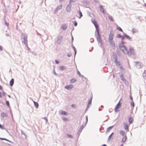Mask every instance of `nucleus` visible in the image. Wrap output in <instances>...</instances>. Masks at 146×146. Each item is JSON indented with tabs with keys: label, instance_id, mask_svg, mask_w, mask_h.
I'll use <instances>...</instances> for the list:
<instances>
[{
	"label": "nucleus",
	"instance_id": "1",
	"mask_svg": "<svg viewBox=\"0 0 146 146\" xmlns=\"http://www.w3.org/2000/svg\"><path fill=\"white\" fill-rule=\"evenodd\" d=\"M125 42L123 41H121V43L119 44V48L125 54H128V50L125 46L124 45V44Z\"/></svg>",
	"mask_w": 146,
	"mask_h": 146
},
{
	"label": "nucleus",
	"instance_id": "2",
	"mask_svg": "<svg viewBox=\"0 0 146 146\" xmlns=\"http://www.w3.org/2000/svg\"><path fill=\"white\" fill-rule=\"evenodd\" d=\"M21 40L25 45H27V35L25 34L22 33L21 35Z\"/></svg>",
	"mask_w": 146,
	"mask_h": 146
},
{
	"label": "nucleus",
	"instance_id": "3",
	"mask_svg": "<svg viewBox=\"0 0 146 146\" xmlns=\"http://www.w3.org/2000/svg\"><path fill=\"white\" fill-rule=\"evenodd\" d=\"M114 34L113 32H111L110 33L109 37V41L111 42H112V40L113 38Z\"/></svg>",
	"mask_w": 146,
	"mask_h": 146
},
{
	"label": "nucleus",
	"instance_id": "4",
	"mask_svg": "<svg viewBox=\"0 0 146 146\" xmlns=\"http://www.w3.org/2000/svg\"><path fill=\"white\" fill-rule=\"evenodd\" d=\"M121 107V104L120 103V101L119 102V103L117 104V105L116 106L115 109V112H117L119 111V109Z\"/></svg>",
	"mask_w": 146,
	"mask_h": 146
},
{
	"label": "nucleus",
	"instance_id": "5",
	"mask_svg": "<svg viewBox=\"0 0 146 146\" xmlns=\"http://www.w3.org/2000/svg\"><path fill=\"white\" fill-rule=\"evenodd\" d=\"M97 32V34L96 35V37L98 40V41L100 42H101V40L100 38V36L99 34V30L98 31H96Z\"/></svg>",
	"mask_w": 146,
	"mask_h": 146
},
{
	"label": "nucleus",
	"instance_id": "6",
	"mask_svg": "<svg viewBox=\"0 0 146 146\" xmlns=\"http://www.w3.org/2000/svg\"><path fill=\"white\" fill-rule=\"evenodd\" d=\"M92 22L95 25V27L96 28V31H98V25L95 19H93L92 20Z\"/></svg>",
	"mask_w": 146,
	"mask_h": 146
},
{
	"label": "nucleus",
	"instance_id": "7",
	"mask_svg": "<svg viewBox=\"0 0 146 146\" xmlns=\"http://www.w3.org/2000/svg\"><path fill=\"white\" fill-rule=\"evenodd\" d=\"M74 87V86L72 84H70L66 86L65 88L68 90H70L72 88Z\"/></svg>",
	"mask_w": 146,
	"mask_h": 146
},
{
	"label": "nucleus",
	"instance_id": "8",
	"mask_svg": "<svg viewBox=\"0 0 146 146\" xmlns=\"http://www.w3.org/2000/svg\"><path fill=\"white\" fill-rule=\"evenodd\" d=\"M115 62L116 64V65L117 66L119 67L121 69L123 68L122 66L120 64V62L118 61L117 60H115Z\"/></svg>",
	"mask_w": 146,
	"mask_h": 146
},
{
	"label": "nucleus",
	"instance_id": "9",
	"mask_svg": "<svg viewBox=\"0 0 146 146\" xmlns=\"http://www.w3.org/2000/svg\"><path fill=\"white\" fill-rule=\"evenodd\" d=\"M129 51H128V54H128L129 55H130L131 54H133L134 53V49L132 48H129Z\"/></svg>",
	"mask_w": 146,
	"mask_h": 146
},
{
	"label": "nucleus",
	"instance_id": "10",
	"mask_svg": "<svg viewBox=\"0 0 146 146\" xmlns=\"http://www.w3.org/2000/svg\"><path fill=\"white\" fill-rule=\"evenodd\" d=\"M71 5L70 4H68L67 5L66 8V10L67 11L69 12L71 10Z\"/></svg>",
	"mask_w": 146,
	"mask_h": 146
},
{
	"label": "nucleus",
	"instance_id": "11",
	"mask_svg": "<svg viewBox=\"0 0 146 146\" xmlns=\"http://www.w3.org/2000/svg\"><path fill=\"white\" fill-rule=\"evenodd\" d=\"M136 64L137 66L139 68H142L143 67L142 64L139 62H136Z\"/></svg>",
	"mask_w": 146,
	"mask_h": 146
},
{
	"label": "nucleus",
	"instance_id": "12",
	"mask_svg": "<svg viewBox=\"0 0 146 146\" xmlns=\"http://www.w3.org/2000/svg\"><path fill=\"white\" fill-rule=\"evenodd\" d=\"M62 36L59 37L57 40V43L58 44H60L62 40Z\"/></svg>",
	"mask_w": 146,
	"mask_h": 146
},
{
	"label": "nucleus",
	"instance_id": "13",
	"mask_svg": "<svg viewBox=\"0 0 146 146\" xmlns=\"http://www.w3.org/2000/svg\"><path fill=\"white\" fill-rule=\"evenodd\" d=\"M124 127L125 129L127 130V131H129V129H128V125L127 123H125L124 124Z\"/></svg>",
	"mask_w": 146,
	"mask_h": 146
},
{
	"label": "nucleus",
	"instance_id": "14",
	"mask_svg": "<svg viewBox=\"0 0 146 146\" xmlns=\"http://www.w3.org/2000/svg\"><path fill=\"white\" fill-rule=\"evenodd\" d=\"M100 10L104 14L105 12L104 11V8H103L102 6V5H100Z\"/></svg>",
	"mask_w": 146,
	"mask_h": 146
},
{
	"label": "nucleus",
	"instance_id": "15",
	"mask_svg": "<svg viewBox=\"0 0 146 146\" xmlns=\"http://www.w3.org/2000/svg\"><path fill=\"white\" fill-rule=\"evenodd\" d=\"M14 79L13 78L9 82V84L11 86H12L14 83Z\"/></svg>",
	"mask_w": 146,
	"mask_h": 146
},
{
	"label": "nucleus",
	"instance_id": "16",
	"mask_svg": "<svg viewBox=\"0 0 146 146\" xmlns=\"http://www.w3.org/2000/svg\"><path fill=\"white\" fill-rule=\"evenodd\" d=\"M60 114L62 115H66L67 114V113L64 111H61L60 112Z\"/></svg>",
	"mask_w": 146,
	"mask_h": 146
},
{
	"label": "nucleus",
	"instance_id": "17",
	"mask_svg": "<svg viewBox=\"0 0 146 146\" xmlns=\"http://www.w3.org/2000/svg\"><path fill=\"white\" fill-rule=\"evenodd\" d=\"M1 115L3 117H7V115L6 113L4 112H2L1 113Z\"/></svg>",
	"mask_w": 146,
	"mask_h": 146
},
{
	"label": "nucleus",
	"instance_id": "18",
	"mask_svg": "<svg viewBox=\"0 0 146 146\" xmlns=\"http://www.w3.org/2000/svg\"><path fill=\"white\" fill-rule=\"evenodd\" d=\"M119 133L120 134L123 136H124L125 135V132L123 131L120 130L119 131Z\"/></svg>",
	"mask_w": 146,
	"mask_h": 146
},
{
	"label": "nucleus",
	"instance_id": "19",
	"mask_svg": "<svg viewBox=\"0 0 146 146\" xmlns=\"http://www.w3.org/2000/svg\"><path fill=\"white\" fill-rule=\"evenodd\" d=\"M62 28L63 30H65L67 28V26L66 25L64 24L62 25Z\"/></svg>",
	"mask_w": 146,
	"mask_h": 146
},
{
	"label": "nucleus",
	"instance_id": "20",
	"mask_svg": "<svg viewBox=\"0 0 146 146\" xmlns=\"http://www.w3.org/2000/svg\"><path fill=\"white\" fill-rule=\"evenodd\" d=\"M33 102L34 103L35 106L36 108H38V104L37 102H36L34 101H33Z\"/></svg>",
	"mask_w": 146,
	"mask_h": 146
},
{
	"label": "nucleus",
	"instance_id": "21",
	"mask_svg": "<svg viewBox=\"0 0 146 146\" xmlns=\"http://www.w3.org/2000/svg\"><path fill=\"white\" fill-rule=\"evenodd\" d=\"M76 81V80L75 78L72 79L70 80V82L71 83H74Z\"/></svg>",
	"mask_w": 146,
	"mask_h": 146
},
{
	"label": "nucleus",
	"instance_id": "22",
	"mask_svg": "<svg viewBox=\"0 0 146 146\" xmlns=\"http://www.w3.org/2000/svg\"><path fill=\"white\" fill-rule=\"evenodd\" d=\"M133 118L132 117H130L129 119V121L130 124H131L133 121Z\"/></svg>",
	"mask_w": 146,
	"mask_h": 146
},
{
	"label": "nucleus",
	"instance_id": "23",
	"mask_svg": "<svg viewBox=\"0 0 146 146\" xmlns=\"http://www.w3.org/2000/svg\"><path fill=\"white\" fill-rule=\"evenodd\" d=\"M66 67L64 66H62L60 67L59 69L60 70H63L65 69Z\"/></svg>",
	"mask_w": 146,
	"mask_h": 146
},
{
	"label": "nucleus",
	"instance_id": "24",
	"mask_svg": "<svg viewBox=\"0 0 146 146\" xmlns=\"http://www.w3.org/2000/svg\"><path fill=\"white\" fill-rule=\"evenodd\" d=\"M143 77L146 79V70H145L144 71L143 74Z\"/></svg>",
	"mask_w": 146,
	"mask_h": 146
},
{
	"label": "nucleus",
	"instance_id": "25",
	"mask_svg": "<svg viewBox=\"0 0 146 146\" xmlns=\"http://www.w3.org/2000/svg\"><path fill=\"white\" fill-rule=\"evenodd\" d=\"M62 120L65 121H68V119L66 117H63L62 118Z\"/></svg>",
	"mask_w": 146,
	"mask_h": 146
},
{
	"label": "nucleus",
	"instance_id": "26",
	"mask_svg": "<svg viewBox=\"0 0 146 146\" xmlns=\"http://www.w3.org/2000/svg\"><path fill=\"white\" fill-rule=\"evenodd\" d=\"M126 138H127V137L126 136H125L123 138L122 140V142H125L126 141Z\"/></svg>",
	"mask_w": 146,
	"mask_h": 146
},
{
	"label": "nucleus",
	"instance_id": "27",
	"mask_svg": "<svg viewBox=\"0 0 146 146\" xmlns=\"http://www.w3.org/2000/svg\"><path fill=\"white\" fill-rule=\"evenodd\" d=\"M62 5H60L58 6L57 7V10H60V9H61V8H62Z\"/></svg>",
	"mask_w": 146,
	"mask_h": 146
},
{
	"label": "nucleus",
	"instance_id": "28",
	"mask_svg": "<svg viewBox=\"0 0 146 146\" xmlns=\"http://www.w3.org/2000/svg\"><path fill=\"white\" fill-rule=\"evenodd\" d=\"M132 31L133 33H135L137 32V31L136 29H132Z\"/></svg>",
	"mask_w": 146,
	"mask_h": 146
},
{
	"label": "nucleus",
	"instance_id": "29",
	"mask_svg": "<svg viewBox=\"0 0 146 146\" xmlns=\"http://www.w3.org/2000/svg\"><path fill=\"white\" fill-rule=\"evenodd\" d=\"M109 19L112 21H113L114 20L113 19L112 17L111 16H109Z\"/></svg>",
	"mask_w": 146,
	"mask_h": 146
},
{
	"label": "nucleus",
	"instance_id": "30",
	"mask_svg": "<svg viewBox=\"0 0 146 146\" xmlns=\"http://www.w3.org/2000/svg\"><path fill=\"white\" fill-rule=\"evenodd\" d=\"M79 14L80 15V17H79V18L80 19L81 18V17L82 16V15L81 12V11H79Z\"/></svg>",
	"mask_w": 146,
	"mask_h": 146
},
{
	"label": "nucleus",
	"instance_id": "31",
	"mask_svg": "<svg viewBox=\"0 0 146 146\" xmlns=\"http://www.w3.org/2000/svg\"><path fill=\"white\" fill-rule=\"evenodd\" d=\"M117 29L118 30L120 31H121V32H123V31H122V29L120 27H117Z\"/></svg>",
	"mask_w": 146,
	"mask_h": 146
},
{
	"label": "nucleus",
	"instance_id": "32",
	"mask_svg": "<svg viewBox=\"0 0 146 146\" xmlns=\"http://www.w3.org/2000/svg\"><path fill=\"white\" fill-rule=\"evenodd\" d=\"M120 77H121V80H124V76L123 75H121Z\"/></svg>",
	"mask_w": 146,
	"mask_h": 146
},
{
	"label": "nucleus",
	"instance_id": "33",
	"mask_svg": "<svg viewBox=\"0 0 146 146\" xmlns=\"http://www.w3.org/2000/svg\"><path fill=\"white\" fill-rule=\"evenodd\" d=\"M131 105L133 106V108L134 106V103L133 102H132L131 103Z\"/></svg>",
	"mask_w": 146,
	"mask_h": 146
},
{
	"label": "nucleus",
	"instance_id": "34",
	"mask_svg": "<svg viewBox=\"0 0 146 146\" xmlns=\"http://www.w3.org/2000/svg\"><path fill=\"white\" fill-rule=\"evenodd\" d=\"M76 1V0H70L69 1V2H70V3L74 2H75Z\"/></svg>",
	"mask_w": 146,
	"mask_h": 146
},
{
	"label": "nucleus",
	"instance_id": "35",
	"mask_svg": "<svg viewBox=\"0 0 146 146\" xmlns=\"http://www.w3.org/2000/svg\"><path fill=\"white\" fill-rule=\"evenodd\" d=\"M74 23L75 26H76L77 25V23L76 21H74Z\"/></svg>",
	"mask_w": 146,
	"mask_h": 146
},
{
	"label": "nucleus",
	"instance_id": "36",
	"mask_svg": "<svg viewBox=\"0 0 146 146\" xmlns=\"http://www.w3.org/2000/svg\"><path fill=\"white\" fill-rule=\"evenodd\" d=\"M0 128L2 129H4L3 126L1 124H0Z\"/></svg>",
	"mask_w": 146,
	"mask_h": 146
},
{
	"label": "nucleus",
	"instance_id": "37",
	"mask_svg": "<svg viewBox=\"0 0 146 146\" xmlns=\"http://www.w3.org/2000/svg\"><path fill=\"white\" fill-rule=\"evenodd\" d=\"M112 128V127H110L108 129L107 131H109L110 130V129H111Z\"/></svg>",
	"mask_w": 146,
	"mask_h": 146
},
{
	"label": "nucleus",
	"instance_id": "38",
	"mask_svg": "<svg viewBox=\"0 0 146 146\" xmlns=\"http://www.w3.org/2000/svg\"><path fill=\"white\" fill-rule=\"evenodd\" d=\"M117 37L118 38H120L121 37V36L120 34H118L117 35Z\"/></svg>",
	"mask_w": 146,
	"mask_h": 146
},
{
	"label": "nucleus",
	"instance_id": "39",
	"mask_svg": "<svg viewBox=\"0 0 146 146\" xmlns=\"http://www.w3.org/2000/svg\"><path fill=\"white\" fill-rule=\"evenodd\" d=\"M6 104H7V105L8 106H9V103L8 101H6Z\"/></svg>",
	"mask_w": 146,
	"mask_h": 146
},
{
	"label": "nucleus",
	"instance_id": "40",
	"mask_svg": "<svg viewBox=\"0 0 146 146\" xmlns=\"http://www.w3.org/2000/svg\"><path fill=\"white\" fill-rule=\"evenodd\" d=\"M126 37H127V38H128V39H131V37H130V36H128L127 35V36H126Z\"/></svg>",
	"mask_w": 146,
	"mask_h": 146
},
{
	"label": "nucleus",
	"instance_id": "41",
	"mask_svg": "<svg viewBox=\"0 0 146 146\" xmlns=\"http://www.w3.org/2000/svg\"><path fill=\"white\" fill-rule=\"evenodd\" d=\"M113 133H112L109 136V138H108V139H110V138H111V135H112L113 134Z\"/></svg>",
	"mask_w": 146,
	"mask_h": 146
},
{
	"label": "nucleus",
	"instance_id": "42",
	"mask_svg": "<svg viewBox=\"0 0 146 146\" xmlns=\"http://www.w3.org/2000/svg\"><path fill=\"white\" fill-rule=\"evenodd\" d=\"M2 47L1 46H0V51H1L3 50Z\"/></svg>",
	"mask_w": 146,
	"mask_h": 146
},
{
	"label": "nucleus",
	"instance_id": "43",
	"mask_svg": "<svg viewBox=\"0 0 146 146\" xmlns=\"http://www.w3.org/2000/svg\"><path fill=\"white\" fill-rule=\"evenodd\" d=\"M67 135L69 137H72V136L71 135L68 134Z\"/></svg>",
	"mask_w": 146,
	"mask_h": 146
},
{
	"label": "nucleus",
	"instance_id": "44",
	"mask_svg": "<svg viewBox=\"0 0 146 146\" xmlns=\"http://www.w3.org/2000/svg\"><path fill=\"white\" fill-rule=\"evenodd\" d=\"M55 62L56 64H58L59 63L58 61H57V60H55Z\"/></svg>",
	"mask_w": 146,
	"mask_h": 146
},
{
	"label": "nucleus",
	"instance_id": "45",
	"mask_svg": "<svg viewBox=\"0 0 146 146\" xmlns=\"http://www.w3.org/2000/svg\"><path fill=\"white\" fill-rule=\"evenodd\" d=\"M71 106L72 107L74 108L75 107V105L72 104V105Z\"/></svg>",
	"mask_w": 146,
	"mask_h": 146
},
{
	"label": "nucleus",
	"instance_id": "46",
	"mask_svg": "<svg viewBox=\"0 0 146 146\" xmlns=\"http://www.w3.org/2000/svg\"><path fill=\"white\" fill-rule=\"evenodd\" d=\"M77 73H78V75H80V72L78 71H77Z\"/></svg>",
	"mask_w": 146,
	"mask_h": 146
},
{
	"label": "nucleus",
	"instance_id": "47",
	"mask_svg": "<svg viewBox=\"0 0 146 146\" xmlns=\"http://www.w3.org/2000/svg\"><path fill=\"white\" fill-rule=\"evenodd\" d=\"M2 90V88L1 86L0 85V90Z\"/></svg>",
	"mask_w": 146,
	"mask_h": 146
},
{
	"label": "nucleus",
	"instance_id": "48",
	"mask_svg": "<svg viewBox=\"0 0 146 146\" xmlns=\"http://www.w3.org/2000/svg\"><path fill=\"white\" fill-rule=\"evenodd\" d=\"M130 99L132 100H133V98L131 96L130 97Z\"/></svg>",
	"mask_w": 146,
	"mask_h": 146
},
{
	"label": "nucleus",
	"instance_id": "49",
	"mask_svg": "<svg viewBox=\"0 0 146 146\" xmlns=\"http://www.w3.org/2000/svg\"><path fill=\"white\" fill-rule=\"evenodd\" d=\"M2 95L1 94V92H0V98H2Z\"/></svg>",
	"mask_w": 146,
	"mask_h": 146
},
{
	"label": "nucleus",
	"instance_id": "50",
	"mask_svg": "<svg viewBox=\"0 0 146 146\" xmlns=\"http://www.w3.org/2000/svg\"><path fill=\"white\" fill-rule=\"evenodd\" d=\"M2 93H3V95H4H4H5V92H2Z\"/></svg>",
	"mask_w": 146,
	"mask_h": 146
},
{
	"label": "nucleus",
	"instance_id": "51",
	"mask_svg": "<svg viewBox=\"0 0 146 146\" xmlns=\"http://www.w3.org/2000/svg\"><path fill=\"white\" fill-rule=\"evenodd\" d=\"M102 146H107L106 145H105V144H104V145H103Z\"/></svg>",
	"mask_w": 146,
	"mask_h": 146
},
{
	"label": "nucleus",
	"instance_id": "52",
	"mask_svg": "<svg viewBox=\"0 0 146 146\" xmlns=\"http://www.w3.org/2000/svg\"><path fill=\"white\" fill-rule=\"evenodd\" d=\"M86 119L87 121V120H88V117H87V116H86Z\"/></svg>",
	"mask_w": 146,
	"mask_h": 146
},
{
	"label": "nucleus",
	"instance_id": "53",
	"mask_svg": "<svg viewBox=\"0 0 146 146\" xmlns=\"http://www.w3.org/2000/svg\"><path fill=\"white\" fill-rule=\"evenodd\" d=\"M121 146H123V144H122L121 145Z\"/></svg>",
	"mask_w": 146,
	"mask_h": 146
},
{
	"label": "nucleus",
	"instance_id": "54",
	"mask_svg": "<svg viewBox=\"0 0 146 146\" xmlns=\"http://www.w3.org/2000/svg\"><path fill=\"white\" fill-rule=\"evenodd\" d=\"M63 0H60V1H63Z\"/></svg>",
	"mask_w": 146,
	"mask_h": 146
},
{
	"label": "nucleus",
	"instance_id": "55",
	"mask_svg": "<svg viewBox=\"0 0 146 146\" xmlns=\"http://www.w3.org/2000/svg\"><path fill=\"white\" fill-rule=\"evenodd\" d=\"M9 96V97H10V96L9 95V96Z\"/></svg>",
	"mask_w": 146,
	"mask_h": 146
},
{
	"label": "nucleus",
	"instance_id": "56",
	"mask_svg": "<svg viewBox=\"0 0 146 146\" xmlns=\"http://www.w3.org/2000/svg\"><path fill=\"white\" fill-rule=\"evenodd\" d=\"M2 139V140L5 139Z\"/></svg>",
	"mask_w": 146,
	"mask_h": 146
},
{
	"label": "nucleus",
	"instance_id": "57",
	"mask_svg": "<svg viewBox=\"0 0 146 146\" xmlns=\"http://www.w3.org/2000/svg\"><path fill=\"white\" fill-rule=\"evenodd\" d=\"M113 77H114V75H113Z\"/></svg>",
	"mask_w": 146,
	"mask_h": 146
},
{
	"label": "nucleus",
	"instance_id": "58",
	"mask_svg": "<svg viewBox=\"0 0 146 146\" xmlns=\"http://www.w3.org/2000/svg\"><path fill=\"white\" fill-rule=\"evenodd\" d=\"M113 42V41H112V42H111V43H112V42Z\"/></svg>",
	"mask_w": 146,
	"mask_h": 146
},
{
	"label": "nucleus",
	"instance_id": "59",
	"mask_svg": "<svg viewBox=\"0 0 146 146\" xmlns=\"http://www.w3.org/2000/svg\"><path fill=\"white\" fill-rule=\"evenodd\" d=\"M46 121H47V118L46 119Z\"/></svg>",
	"mask_w": 146,
	"mask_h": 146
}]
</instances>
